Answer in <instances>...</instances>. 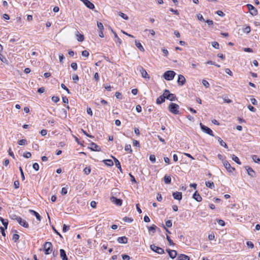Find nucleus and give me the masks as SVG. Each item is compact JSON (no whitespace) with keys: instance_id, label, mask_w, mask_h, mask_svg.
Wrapping results in <instances>:
<instances>
[{"instance_id":"79ce46f5","label":"nucleus","mask_w":260,"mask_h":260,"mask_svg":"<svg viewBox=\"0 0 260 260\" xmlns=\"http://www.w3.org/2000/svg\"><path fill=\"white\" fill-rule=\"evenodd\" d=\"M72 79L74 80V82L75 83H76L77 81H79V77L77 74H74L72 77Z\"/></svg>"},{"instance_id":"b1692460","label":"nucleus","mask_w":260,"mask_h":260,"mask_svg":"<svg viewBox=\"0 0 260 260\" xmlns=\"http://www.w3.org/2000/svg\"><path fill=\"white\" fill-rule=\"evenodd\" d=\"M216 138L221 146L224 147L225 148H228L227 144L220 137H216Z\"/></svg>"},{"instance_id":"ddd939ff","label":"nucleus","mask_w":260,"mask_h":260,"mask_svg":"<svg viewBox=\"0 0 260 260\" xmlns=\"http://www.w3.org/2000/svg\"><path fill=\"white\" fill-rule=\"evenodd\" d=\"M174 199L180 201L182 198V194L181 192H174L172 194Z\"/></svg>"},{"instance_id":"f3484780","label":"nucleus","mask_w":260,"mask_h":260,"mask_svg":"<svg viewBox=\"0 0 260 260\" xmlns=\"http://www.w3.org/2000/svg\"><path fill=\"white\" fill-rule=\"evenodd\" d=\"M192 198L197 202H201L202 198L200 194L196 191L193 194Z\"/></svg>"},{"instance_id":"69168bd1","label":"nucleus","mask_w":260,"mask_h":260,"mask_svg":"<svg viewBox=\"0 0 260 260\" xmlns=\"http://www.w3.org/2000/svg\"><path fill=\"white\" fill-rule=\"evenodd\" d=\"M197 18L198 19L200 20V21H205V19H204L203 16L200 14H199L197 15Z\"/></svg>"},{"instance_id":"423d86ee","label":"nucleus","mask_w":260,"mask_h":260,"mask_svg":"<svg viewBox=\"0 0 260 260\" xmlns=\"http://www.w3.org/2000/svg\"><path fill=\"white\" fill-rule=\"evenodd\" d=\"M137 69L141 73L143 78L146 79L147 80H149V75L148 74L147 71L142 66H139Z\"/></svg>"},{"instance_id":"dca6fc26","label":"nucleus","mask_w":260,"mask_h":260,"mask_svg":"<svg viewBox=\"0 0 260 260\" xmlns=\"http://www.w3.org/2000/svg\"><path fill=\"white\" fill-rule=\"evenodd\" d=\"M167 251L171 258L174 259L176 257L177 253L176 250L167 249Z\"/></svg>"},{"instance_id":"8fccbe9b","label":"nucleus","mask_w":260,"mask_h":260,"mask_svg":"<svg viewBox=\"0 0 260 260\" xmlns=\"http://www.w3.org/2000/svg\"><path fill=\"white\" fill-rule=\"evenodd\" d=\"M33 169L36 171H38L39 169V165L38 163L35 162L32 165Z\"/></svg>"},{"instance_id":"4be33fe9","label":"nucleus","mask_w":260,"mask_h":260,"mask_svg":"<svg viewBox=\"0 0 260 260\" xmlns=\"http://www.w3.org/2000/svg\"><path fill=\"white\" fill-rule=\"evenodd\" d=\"M112 157L114 160L116 167L119 170V171L121 172H122V168L121 167V165H120V163L119 161L115 157H113V156H112Z\"/></svg>"},{"instance_id":"f8f14e48","label":"nucleus","mask_w":260,"mask_h":260,"mask_svg":"<svg viewBox=\"0 0 260 260\" xmlns=\"http://www.w3.org/2000/svg\"><path fill=\"white\" fill-rule=\"evenodd\" d=\"M89 9L93 10L94 8V5L88 0H80Z\"/></svg>"},{"instance_id":"864d4df0","label":"nucleus","mask_w":260,"mask_h":260,"mask_svg":"<svg viewBox=\"0 0 260 260\" xmlns=\"http://www.w3.org/2000/svg\"><path fill=\"white\" fill-rule=\"evenodd\" d=\"M149 160L152 162L154 163L155 162V156L154 155L151 154L149 156Z\"/></svg>"},{"instance_id":"680f3d73","label":"nucleus","mask_w":260,"mask_h":260,"mask_svg":"<svg viewBox=\"0 0 260 260\" xmlns=\"http://www.w3.org/2000/svg\"><path fill=\"white\" fill-rule=\"evenodd\" d=\"M19 182L18 180H16L14 183V188L15 189H17L19 188Z\"/></svg>"},{"instance_id":"4c0bfd02","label":"nucleus","mask_w":260,"mask_h":260,"mask_svg":"<svg viewBox=\"0 0 260 260\" xmlns=\"http://www.w3.org/2000/svg\"><path fill=\"white\" fill-rule=\"evenodd\" d=\"M19 238V235L17 234H15L13 235V240L15 242H17V241L18 240Z\"/></svg>"},{"instance_id":"a19ab883","label":"nucleus","mask_w":260,"mask_h":260,"mask_svg":"<svg viewBox=\"0 0 260 260\" xmlns=\"http://www.w3.org/2000/svg\"><path fill=\"white\" fill-rule=\"evenodd\" d=\"M31 156V154L29 152H25L23 154V156L25 158H28Z\"/></svg>"},{"instance_id":"aec40b11","label":"nucleus","mask_w":260,"mask_h":260,"mask_svg":"<svg viewBox=\"0 0 260 260\" xmlns=\"http://www.w3.org/2000/svg\"><path fill=\"white\" fill-rule=\"evenodd\" d=\"M245 169H246L247 173L249 176H250L252 177H254L255 173L251 168L248 166H246L245 167Z\"/></svg>"},{"instance_id":"0e129e2a","label":"nucleus","mask_w":260,"mask_h":260,"mask_svg":"<svg viewBox=\"0 0 260 260\" xmlns=\"http://www.w3.org/2000/svg\"><path fill=\"white\" fill-rule=\"evenodd\" d=\"M123 221L125 222H131L133 220L131 218L128 217H125L123 218Z\"/></svg>"},{"instance_id":"20e7f679","label":"nucleus","mask_w":260,"mask_h":260,"mask_svg":"<svg viewBox=\"0 0 260 260\" xmlns=\"http://www.w3.org/2000/svg\"><path fill=\"white\" fill-rule=\"evenodd\" d=\"M200 125L201 130L204 133H206L211 136H212V137L214 136L212 131L209 127L205 126V125L203 124L202 123H200Z\"/></svg>"},{"instance_id":"4468645a","label":"nucleus","mask_w":260,"mask_h":260,"mask_svg":"<svg viewBox=\"0 0 260 260\" xmlns=\"http://www.w3.org/2000/svg\"><path fill=\"white\" fill-rule=\"evenodd\" d=\"M17 222L20 225L25 228H28L29 227L28 223L25 220L22 219L21 217L18 218Z\"/></svg>"},{"instance_id":"72a5a7b5","label":"nucleus","mask_w":260,"mask_h":260,"mask_svg":"<svg viewBox=\"0 0 260 260\" xmlns=\"http://www.w3.org/2000/svg\"><path fill=\"white\" fill-rule=\"evenodd\" d=\"M156 228L157 226L154 224H153L152 225L148 227V231L149 232H152L153 233H154L155 232Z\"/></svg>"},{"instance_id":"338daca9","label":"nucleus","mask_w":260,"mask_h":260,"mask_svg":"<svg viewBox=\"0 0 260 260\" xmlns=\"http://www.w3.org/2000/svg\"><path fill=\"white\" fill-rule=\"evenodd\" d=\"M216 13L219 16H221V17H223L224 16V13L220 11V10H218L217 11H216Z\"/></svg>"},{"instance_id":"49530a36","label":"nucleus","mask_w":260,"mask_h":260,"mask_svg":"<svg viewBox=\"0 0 260 260\" xmlns=\"http://www.w3.org/2000/svg\"><path fill=\"white\" fill-rule=\"evenodd\" d=\"M212 46L216 49H218L219 45L218 42L214 41L212 42Z\"/></svg>"},{"instance_id":"de8ad7c7","label":"nucleus","mask_w":260,"mask_h":260,"mask_svg":"<svg viewBox=\"0 0 260 260\" xmlns=\"http://www.w3.org/2000/svg\"><path fill=\"white\" fill-rule=\"evenodd\" d=\"M202 83L205 87L208 88L209 87L210 84L207 80H203Z\"/></svg>"},{"instance_id":"6ab92c4d","label":"nucleus","mask_w":260,"mask_h":260,"mask_svg":"<svg viewBox=\"0 0 260 260\" xmlns=\"http://www.w3.org/2000/svg\"><path fill=\"white\" fill-rule=\"evenodd\" d=\"M117 242L121 244H126L127 243V238L125 236L118 238Z\"/></svg>"},{"instance_id":"09e8293b","label":"nucleus","mask_w":260,"mask_h":260,"mask_svg":"<svg viewBox=\"0 0 260 260\" xmlns=\"http://www.w3.org/2000/svg\"><path fill=\"white\" fill-rule=\"evenodd\" d=\"M26 143V140L25 139H21V140H20L19 141H18V144L19 145H25Z\"/></svg>"},{"instance_id":"c03bdc74","label":"nucleus","mask_w":260,"mask_h":260,"mask_svg":"<svg viewBox=\"0 0 260 260\" xmlns=\"http://www.w3.org/2000/svg\"><path fill=\"white\" fill-rule=\"evenodd\" d=\"M70 230V226L67 225L65 224L63 225L62 231L65 233Z\"/></svg>"},{"instance_id":"bb28decb","label":"nucleus","mask_w":260,"mask_h":260,"mask_svg":"<svg viewBox=\"0 0 260 260\" xmlns=\"http://www.w3.org/2000/svg\"><path fill=\"white\" fill-rule=\"evenodd\" d=\"M178 260H190V258L186 255L181 254L178 256Z\"/></svg>"},{"instance_id":"58836bf2","label":"nucleus","mask_w":260,"mask_h":260,"mask_svg":"<svg viewBox=\"0 0 260 260\" xmlns=\"http://www.w3.org/2000/svg\"><path fill=\"white\" fill-rule=\"evenodd\" d=\"M124 149L126 151H129L130 152L132 151L131 146L129 144H126L125 146Z\"/></svg>"},{"instance_id":"f704fd0d","label":"nucleus","mask_w":260,"mask_h":260,"mask_svg":"<svg viewBox=\"0 0 260 260\" xmlns=\"http://www.w3.org/2000/svg\"><path fill=\"white\" fill-rule=\"evenodd\" d=\"M252 159L253 161L256 163H260V158L256 155H253L252 156Z\"/></svg>"},{"instance_id":"bf43d9fd","label":"nucleus","mask_w":260,"mask_h":260,"mask_svg":"<svg viewBox=\"0 0 260 260\" xmlns=\"http://www.w3.org/2000/svg\"><path fill=\"white\" fill-rule=\"evenodd\" d=\"M166 225L168 228L171 227L172 225V221L170 220H168L166 221Z\"/></svg>"},{"instance_id":"603ef678","label":"nucleus","mask_w":260,"mask_h":260,"mask_svg":"<svg viewBox=\"0 0 260 260\" xmlns=\"http://www.w3.org/2000/svg\"><path fill=\"white\" fill-rule=\"evenodd\" d=\"M71 66L74 71H76L77 70L78 66L76 62H72L71 64Z\"/></svg>"},{"instance_id":"2f4dec72","label":"nucleus","mask_w":260,"mask_h":260,"mask_svg":"<svg viewBox=\"0 0 260 260\" xmlns=\"http://www.w3.org/2000/svg\"><path fill=\"white\" fill-rule=\"evenodd\" d=\"M205 184L206 186L208 187V188H210L211 189H213L214 188V184L213 182L206 181Z\"/></svg>"},{"instance_id":"e433bc0d","label":"nucleus","mask_w":260,"mask_h":260,"mask_svg":"<svg viewBox=\"0 0 260 260\" xmlns=\"http://www.w3.org/2000/svg\"><path fill=\"white\" fill-rule=\"evenodd\" d=\"M114 37L116 39L115 40L116 42H118L119 44L120 45L121 44V39L118 37L117 34L116 32H114Z\"/></svg>"},{"instance_id":"13d9d810","label":"nucleus","mask_w":260,"mask_h":260,"mask_svg":"<svg viewBox=\"0 0 260 260\" xmlns=\"http://www.w3.org/2000/svg\"><path fill=\"white\" fill-rule=\"evenodd\" d=\"M89 52L87 50H84L82 52V55L84 57H88L89 56Z\"/></svg>"},{"instance_id":"cd10ccee","label":"nucleus","mask_w":260,"mask_h":260,"mask_svg":"<svg viewBox=\"0 0 260 260\" xmlns=\"http://www.w3.org/2000/svg\"><path fill=\"white\" fill-rule=\"evenodd\" d=\"M164 180L166 184H169L171 182V178L170 176L165 175L164 176Z\"/></svg>"},{"instance_id":"7ed1b4c3","label":"nucleus","mask_w":260,"mask_h":260,"mask_svg":"<svg viewBox=\"0 0 260 260\" xmlns=\"http://www.w3.org/2000/svg\"><path fill=\"white\" fill-rule=\"evenodd\" d=\"M165 95V99L169 100L171 101H175L176 100V95L174 94L171 93L170 91L168 89H165L163 93Z\"/></svg>"},{"instance_id":"e2e57ef3","label":"nucleus","mask_w":260,"mask_h":260,"mask_svg":"<svg viewBox=\"0 0 260 260\" xmlns=\"http://www.w3.org/2000/svg\"><path fill=\"white\" fill-rule=\"evenodd\" d=\"M217 223L220 225L221 226H224L225 225V222L223 220L221 219H218L217 220Z\"/></svg>"},{"instance_id":"473e14b6","label":"nucleus","mask_w":260,"mask_h":260,"mask_svg":"<svg viewBox=\"0 0 260 260\" xmlns=\"http://www.w3.org/2000/svg\"><path fill=\"white\" fill-rule=\"evenodd\" d=\"M242 30L243 32L248 34L250 32L251 28L249 26H245L243 27Z\"/></svg>"},{"instance_id":"a211bd4d","label":"nucleus","mask_w":260,"mask_h":260,"mask_svg":"<svg viewBox=\"0 0 260 260\" xmlns=\"http://www.w3.org/2000/svg\"><path fill=\"white\" fill-rule=\"evenodd\" d=\"M29 212L35 216L38 221H40L41 220L42 217L38 212L31 209L29 210Z\"/></svg>"},{"instance_id":"393cba45","label":"nucleus","mask_w":260,"mask_h":260,"mask_svg":"<svg viewBox=\"0 0 260 260\" xmlns=\"http://www.w3.org/2000/svg\"><path fill=\"white\" fill-rule=\"evenodd\" d=\"M76 35L77 38V40L79 42H82L84 41V37L83 35L80 34L79 31H77Z\"/></svg>"},{"instance_id":"39448f33","label":"nucleus","mask_w":260,"mask_h":260,"mask_svg":"<svg viewBox=\"0 0 260 260\" xmlns=\"http://www.w3.org/2000/svg\"><path fill=\"white\" fill-rule=\"evenodd\" d=\"M52 246V244L50 242H46L44 244V250L45 251V253L46 254H50L51 251V247Z\"/></svg>"},{"instance_id":"c85d7f7f","label":"nucleus","mask_w":260,"mask_h":260,"mask_svg":"<svg viewBox=\"0 0 260 260\" xmlns=\"http://www.w3.org/2000/svg\"><path fill=\"white\" fill-rule=\"evenodd\" d=\"M0 220L5 226V229H7L8 225V220L7 219H5L1 217H0Z\"/></svg>"},{"instance_id":"052dcab7","label":"nucleus","mask_w":260,"mask_h":260,"mask_svg":"<svg viewBox=\"0 0 260 260\" xmlns=\"http://www.w3.org/2000/svg\"><path fill=\"white\" fill-rule=\"evenodd\" d=\"M246 244L247 246L250 248H253L254 247V244L251 241L247 242Z\"/></svg>"},{"instance_id":"412c9836","label":"nucleus","mask_w":260,"mask_h":260,"mask_svg":"<svg viewBox=\"0 0 260 260\" xmlns=\"http://www.w3.org/2000/svg\"><path fill=\"white\" fill-rule=\"evenodd\" d=\"M60 255L62 258V260H68V258L67 256L66 252L64 250L61 249H60Z\"/></svg>"},{"instance_id":"4d7b16f0","label":"nucleus","mask_w":260,"mask_h":260,"mask_svg":"<svg viewBox=\"0 0 260 260\" xmlns=\"http://www.w3.org/2000/svg\"><path fill=\"white\" fill-rule=\"evenodd\" d=\"M51 100L54 103H57L59 101V98L56 96H53Z\"/></svg>"},{"instance_id":"7c9ffc66","label":"nucleus","mask_w":260,"mask_h":260,"mask_svg":"<svg viewBox=\"0 0 260 260\" xmlns=\"http://www.w3.org/2000/svg\"><path fill=\"white\" fill-rule=\"evenodd\" d=\"M232 157V159L234 161H235L237 164H238V165H241V161H240L239 158L235 155L234 154H233L231 156Z\"/></svg>"},{"instance_id":"1a4fd4ad","label":"nucleus","mask_w":260,"mask_h":260,"mask_svg":"<svg viewBox=\"0 0 260 260\" xmlns=\"http://www.w3.org/2000/svg\"><path fill=\"white\" fill-rule=\"evenodd\" d=\"M223 165L229 173H232L235 170L234 167H231L230 164L226 160L223 161Z\"/></svg>"},{"instance_id":"0eeeda50","label":"nucleus","mask_w":260,"mask_h":260,"mask_svg":"<svg viewBox=\"0 0 260 260\" xmlns=\"http://www.w3.org/2000/svg\"><path fill=\"white\" fill-rule=\"evenodd\" d=\"M150 248L152 251L158 254H161L164 253V250L162 248L156 246L154 244L151 245Z\"/></svg>"},{"instance_id":"5fc2aeb1","label":"nucleus","mask_w":260,"mask_h":260,"mask_svg":"<svg viewBox=\"0 0 260 260\" xmlns=\"http://www.w3.org/2000/svg\"><path fill=\"white\" fill-rule=\"evenodd\" d=\"M68 193V189L66 187H62L61 191L62 195H66Z\"/></svg>"},{"instance_id":"f257e3e1","label":"nucleus","mask_w":260,"mask_h":260,"mask_svg":"<svg viewBox=\"0 0 260 260\" xmlns=\"http://www.w3.org/2000/svg\"><path fill=\"white\" fill-rule=\"evenodd\" d=\"M179 109V105L173 103H171L169 106H168V110H169V111L175 115L180 114Z\"/></svg>"},{"instance_id":"3c124183","label":"nucleus","mask_w":260,"mask_h":260,"mask_svg":"<svg viewBox=\"0 0 260 260\" xmlns=\"http://www.w3.org/2000/svg\"><path fill=\"white\" fill-rule=\"evenodd\" d=\"M91 172V169L89 167H86L84 169V172L85 174L86 175H88Z\"/></svg>"},{"instance_id":"5701e85b","label":"nucleus","mask_w":260,"mask_h":260,"mask_svg":"<svg viewBox=\"0 0 260 260\" xmlns=\"http://www.w3.org/2000/svg\"><path fill=\"white\" fill-rule=\"evenodd\" d=\"M165 101V95L162 94V95L159 96L156 99V104H160L164 103Z\"/></svg>"},{"instance_id":"6e6d98bb","label":"nucleus","mask_w":260,"mask_h":260,"mask_svg":"<svg viewBox=\"0 0 260 260\" xmlns=\"http://www.w3.org/2000/svg\"><path fill=\"white\" fill-rule=\"evenodd\" d=\"M61 87L63 89L66 90L67 91L68 93H71L70 90L66 87V86L64 84L62 83L61 84Z\"/></svg>"},{"instance_id":"9b49d317","label":"nucleus","mask_w":260,"mask_h":260,"mask_svg":"<svg viewBox=\"0 0 260 260\" xmlns=\"http://www.w3.org/2000/svg\"><path fill=\"white\" fill-rule=\"evenodd\" d=\"M185 81H186L185 78L183 75H179L178 76L177 83L179 86L183 85L185 84Z\"/></svg>"},{"instance_id":"c756f323","label":"nucleus","mask_w":260,"mask_h":260,"mask_svg":"<svg viewBox=\"0 0 260 260\" xmlns=\"http://www.w3.org/2000/svg\"><path fill=\"white\" fill-rule=\"evenodd\" d=\"M104 164L107 166H112L113 165V162L111 159H105L103 160Z\"/></svg>"},{"instance_id":"9d476101","label":"nucleus","mask_w":260,"mask_h":260,"mask_svg":"<svg viewBox=\"0 0 260 260\" xmlns=\"http://www.w3.org/2000/svg\"><path fill=\"white\" fill-rule=\"evenodd\" d=\"M110 201L118 206H121L122 204V200L121 199H117L114 197H111Z\"/></svg>"},{"instance_id":"6e6552de","label":"nucleus","mask_w":260,"mask_h":260,"mask_svg":"<svg viewBox=\"0 0 260 260\" xmlns=\"http://www.w3.org/2000/svg\"><path fill=\"white\" fill-rule=\"evenodd\" d=\"M246 6L247 7L249 13H250L251 15H252V16H256L257 15L258 13L257 9L252 5L247 4Z\"/></svg>"},{"instance_id":"a878e982","label":"nucleus","mask_w":260,"mask_h":260,"mask_svg":"<svg viewBox=\"0 0 260 260\" xmlns=\"http://www.w3.org/2000/svg\"><path fill=\"white\" fill-rule=\"evenodd\" d=\"M135 45L137 46V47L141 51L144 52L145 51V49L143 46L141 45L140 42L136 40L135 41Z\"/></svg>"},{"instance_id":"2eb2a0df","label":"nucleus","mask_w":260,"mask_h":260,"mask_svg":"<svg viewBox=\"0 0 260 260\" xmlns=\"http://www.w3.org/2000/svg\"><path fill=\"white\" fill-rule=\"evenodd\" d=\"M90 149L91 150L94 151H101V148L100 147V146H99L95 143H93V142L90 144Z\"/></svg>"},{"instance_id":"37998d69","label":"nucleus","mask_w":260,"mask_h":260,"mask_svg":"<svg viewBox=\"0 0 260 260\" xmlns=\"http://www.w3.org/2000/svg\"><path fill=\"white\" fill-rule=\"evenodd\" d=\"M166 238H167V240H168V241L169 242V245L170 246H174V245L175 244L174 243V242L171 239L170 237L169 236L167 235Z\"/></svg>"},{"instance_id":"a18cd8bd","label":"nucleus","mask_w":260,"mask_h":260,"mask_svg":"<svg viewBox=\"0 0 260 260\" xmlns=\"http://www.w3.org/2000/svg\"><path fill=\"white\" fill-rule=\"evenodd\" d=\"M97 25H98V28L100 30H103L104 26H103L102 23L98 22Z\"/></svg>"},{"instance_id":"ea45409f","label":"nucleus","mask_w":260,"mask_h":260,"mask_svg":"<svg viewBox=\"0 0 260 260\" xmlns=\"http://www.w3.org/2000/svg\"><path fill=\"white\" fill-rule=\"evenodd\" d=\"M10 217L12 220H16L17 221L20 217L16 215V214H12L10 215Z\"/></svg>"},{"instance_id":"f03ea898","label":"nucleus","mask_w":260,"mask_h":260,"mask_svg":"<svg viewBox=\"0 0 260 260\" xmlns=\"http://www.w3.org/2000/svg\"><path fill=\"white\" fill-rule=\"evenodd\" d=\"M176 73L173 71H167L164 73L163 77L167 80L170 81L174 79Z\"/></svg>"},{"instance_id":"c9c22d12","label":"nucleus","mask_w":260,"mask_h":260,"mask_svg":"<svg viewBox=\"0 0 260 260\" xmlns=\"http://www.w3.org/2000/svg\"><path fill=\"white\" fill-rule=\"evenodd\" d=\"M119 15L121 17H122V18H123L125 20H128V17L126 14H125L123 13L119 12Z\"/></svg>"},{"instance_id":"774afa93","label":"nucleus","mask_w":260,"mask_h":260,"mask_svg":"<svg viewBox=\"0 0 260 260\" xmlns=\"http://www.w3.org/2000/svg\"><path fill=\"white\" fill-rule=\"evenodd\" d=\"M122 257L123 260H129L130 258L129 256L126 254H123Z\"/></svg>"}]
</instances>
